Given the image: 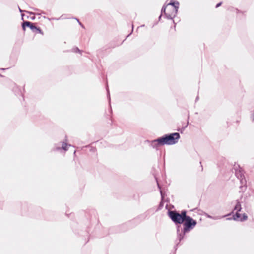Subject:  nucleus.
<instances>
[{"mask_svg": "<svg viewBox=\"0 0 254 254\" xmlns=\"http://www.w3.org/2000/svg\"><path fill=\"white\" fill-rule=\"evenodd\" d=\"M179 7V3L173 2L168 4L166 6H163L161 10V14L159 16V19L161 18L163 13H164L167 19H173L176 15Z\"/></svg>", "mask_w": 254, "mask_h": 254, "instance_id": "f257e3e1", "label": "nucleus"}, {"mask_svg": "<svg viewBox=\"0 0 254 254\" xmlns=\"http://www.w3.org/2000/svg\"><path fill=\"white\" fill-rule=\"evenodd\" d=\"M179 138V133H173L159 138V141L162 143V145H173L176 143Z\"/></svg>", "mask_w": 254, "mask_h": 254, "instance_id": "f03ea898", "label": "nucleus"}, {"mask_svg": "<svg viewBox=\"0 0 254 254\" xmlns=\"http://www.w3.org/2000/svg\"><path fill=\"white\" fill-rule=\"evenodd\" d=\"M169 215L174 222L181 224L185 220V217H186V211H182L181 214H179L175 211H170Z\"/></svg>", "mask_w": 254, "mask_h": 254, "instance_id": "7ed1b4c3", "label": "nucleus"}, {"mask_svg": "<svg viewBox=\"0 0 254 254\" xmlns=\"http://www.w3.org/2000/svg\"><path fill=\"white\" fill-rule=\"evenodd\" d=\"M236 205L234 207V210H236V214L233 216L234 219L235 220H240L241 221L246 220L248 218V217L246 214H243L242 217H241V215L239 213V212H240L242 209L240 202L238 200H237L236 201Z\"/></svg>", "mask_w": 254, "mask_h": 254, "instance_id": "20e7f679", "label": "nucleus"}, {"mask_svg": "<svg viewBox=\"0 0 254 254\" xmlns=\"http://www.w3.org/2000/svg\"><path fill=\"white\" fill-rule=\"evenodd\" d=\"M234 169L235 170V175L237 178H238L241 182V186L240 188H242L243 187V185L244 186L246 184V180L244 177V175L243 172V170L241 168H240L239 165H234Z\"/></svg>", "mask_w": 254, "mask_h": 254, "instance_id": "39448f33", "label": "nucleus"}, {"mask_svg": "<svg viewBox=\"0 0 254 254\" xmlns=\"http://www.w3.org/2000/svg\"><path fill=\"white\" fill-rule=\"evenodd\" d=\"M185 220V222L184 224V227L183 230L184 233L189 230L190 228L194 227L196 224V221L189 216H186Z\"/></svg>", "mask_w": 254, "mask_h": 254, "instance_id": "423d86ee", "label": "nucleus"}, {"mask_svg": "<svg viewBox=\"0 0 254 254\" xmlns=\"http://www.w3.org/2000/svg\"><path fill=\"white\" fill-rule=\"evenodd\" d=\"M29 27L33 31H37L39 33H41V30L40 28L36 27L34 24L29 21L24 22L22 24V28L24 30L25 29V27Z\"/></svg>", "mask_w": 254, "mask_h": 254, "instance_id": "0eeeda50", "label": "nucleus"}, {"mask_svg": "<svg viewBox=\"0 0 254 254\" xmlns=\"http://www.w3.org/2000/svg\"><path fill=\"white\" fill-rule=\"evenodd\" d=\"M159 138L156 140H153L151 142V145L153 148H157L159 145H162V143H160V141H159Z\"/></svg>", "mask_w": 254, "mask_h": 254, "instance_id": "6e6552de", "label": "nucleus"}, {"mask_svg": "<svg viewBox=\"0 0 254 254\" xmlns=\"http://www.w3.org/2000/svg\"><path fill=\"white\" fill-rule=\"evenodd\" d=\"M67 146L68 145L66 143L63 142L62 144V148L64 150H67Z\"/></svg>", "mask_w": 254, "mask_h": 254, "instance_id": "1a4fd4ad", "label": "nucleus"}, {"mask_svg": "<svg viewBox=\"0 0 254 254\" xmlns=\"http://www.w3.org/2000/svg\"><path fill=\"white\" fill-rule=\"evenodd\" d=\"M73 50L75 52H80V50L77 47L74 48Z\"/></svg>", "mask_w": 254, "mask_h": 254, "instance_id": "9d476101", "label": "nucleus"}, {"mask_svg": "<svg viewBox=\"0 0 254 254\" xmlns=\"http://www.w3.org/2000/svg\"><path fill=\"white\" fill-rule=\"evenodd\" d=\"M221 4H222V2H220V3H218L216 5V7L217 8V7H219Z\"/></svg>", "mask_w": 254, "mask_h": 254, "instance_id": "9b49d317", "label": "nucleus"}, {"mask_svg": "<svg viewBox=\"0 0 254 254\" xmlns=\"http://www.w3.org/2000/svg\"><path fill=\"white\" fill-rule=\"evenodd\" d=\"M77 21L78 22V23H79V24L82 26L83 27V25L81 24V23L79 22V20L77 19Z\"/></svg>", "mask_w": 254, "mask_h": 254, "instance_id": "f8f14e48", "label": "nucleus"}, {"mask_svg": "<svg viewBox=\"0 0 254 254\" xmlns=\"http://www.w3.org/2000/svg\"><path fill=\"white\" fill-rule=\"evenodd\" d=\"M19 10L20 12H22L23 11L19 7Z\"/></svg>", "mask_w": 254, "mask_h": 254, "instance_id": "ddd939ff", "label": "nucleus"}, {"mask_svg": "<svg viewBox=\"0 0 254 254\" xmlns=\"http://www.w3.org/2000/svg\"><path fill=\"white\" fill-rule=\"evenodd\" d=\"M107 92H108V96H109V90H108V89H107Z\"/></svg>", "mask_w": 254, "mask_h": 254, "instance_id": "4468645a", "label": "nucleus"}]
</instances>
